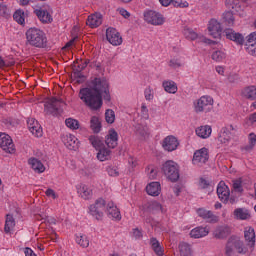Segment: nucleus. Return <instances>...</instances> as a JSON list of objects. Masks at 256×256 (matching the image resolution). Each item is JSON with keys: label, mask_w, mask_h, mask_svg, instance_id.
I'll list each match as a JSON object with an SVG mask.
<instances>
[{"label": "nucleus", "mask_w": 256, "mask_h": 256, "mask_svg": "<svg viewBox=\"0 0 256 256\" xmlns=\"http://www.w3.org/2000/svg\"><path fill=\"white\" fill-rule=\"evenodd\" d=\"M200 43H205L206 45H217V41L206 38L205 36L199 37Z\"/></svg>", "instance_id": "obj_59"}, {"label": "nucleus", "mask_w": 256, "mask_h": 256, "mask_svg": "<svg viewBox=\"0 0 256 256\" xmlns=\"http://www.w3.org/2000/svg\"><path fill=\"white\" fill-rule=\"evenodd\" d=\"M162 173L171 181L172 183H177L179 181V164L173 160H167L162 165Z\"/></svg>", "instance_id": "obj_3"}, {"label": "nucleus", "mask_w": 256, "mask_h": 256, "mask_svg": "<svg viewBox=\"0 0 256 256\" xmlns=\"http://www.w3.org/2000/svg\"><path fill=\"white\" fill-rule=\"evenodd\" d=\"M4 125H6V127H8V129H11L13 127H15V125H17V121L13 118H7L3 120Z\"/></svg>", "instance_id": "obj_53"}, {"label": "nucleus", "mask_w": 256, "mask_h": 256, "mask_svg": "<svg viewBox=\"0 0 256 256\" xmlns=\"http://www.w3.org/2000/svg\"><path fill=\"white\" fill-rule=\"evenodd\" d=\"M212 129L211 126L205 125V126H200L196 129V135L198 137H201L202 139H207L208 137L211 136Z\"/></svg>", "instance_id": "obj_33"}, {"label": "nucleus", "mask_w": 256, "mask_h": 256, "mask_svg": "<svg viewBox=\"0 0 256 256\" xmlns=\"http://www.w3.org/2000/svg\"><path fill=\"white\" fill-rule=\"evenodd\" d=\"M107 173L110 175V177H119V170L117 167L109 166L107 168Z\"/></svg>", "instance_id": "obj_54"}, {"label": "nucleus", "mask_w": 256, "mask_h": 256, "mask_svg": "<svg viewBox=\"0 0 256 256\" xmlns=\"http://www.w3.org/2000/svg\"><path fill=\"white\" fill-rule=\"evenodd\" d=\"M62 141L65 147H67V149H69L70 151H76V149H79V140L73 134L64 136L62 138Z\"/></svg>", "instance_id": "obj_19"}, {"label": "nucleus", "mask_w": 256, "mask_h": 256, "mask_svg": "<svg viewBox=\"0 0 256 256\" xmlns=\"http://www.w3.org/2000/svg\"><path fill=\"white\" fill-rule=\"evenodd\" d=\"M76 243L80 245V247H89V239H87L84 235L77 236Z\"/></svg>", "instance_id": "obj_50"}, {"label": "nucleus", "mask_w": 256, "mask_h": 256, "mask_svg": "<svg viewBox=\"0 0 256 256\" xmlns=\"http://www.w3.org/2000/svg\"><path fill=\"white\" fill-rule=\"evenodd\" d=\"M34 14L39 19V21H41V23H51V21H53V17H51V14L43 8L35 9Z\"/></svg>", "instance_id": "obj_22"}, {"label": "nucleus", "mask_w": 256, "mask_h": 256, "mask_svg": "<svg viewBox=\"0 0 256 256\" xmlns=\"http://www.w3.org/2000/svg\"><path fill=\"white\" fill-rule=\"evenodd\" d=\"M118 11L120 15L124 17V19H129L131 17V13H129V11L125 10L124 8H119Z\"/></svg>", "instance_id": "obj_62"}, {"label": "nucleus", "mask_w": 256, "mask_h": 256, "mask_svg": "<svg viewBox=\"0 0 256 256\" xmlns=\"http://www.w3.org/2000/svg\"><path fill=\"white\" fill-rule=\"evenodd\" d=\"M223 20L227 25L235 24V17L233 16V11H226L223 13Z\"/></svg>", "instance_id": "obj_45"}, {"label": "nucleus", "mask_w": 256, "mask_h": 256, "mask_svg": "<svg viewBox=\"0 0 256 256\" xmlns=\"http://www.w3.org/2000/svg\"><path fill=\"white\" fill-rule=\"evenodd\" d=\"M15 227V218H13V215L7 214L6 215V221L4 226L5 233H11V230Z\"/></svg>", "instance_id": "obj_38"}, {"label": "nucleus", "mask_w": 256, "mask_h": 256, "mask_svg": "<svg viewBox=\"0 0 256 256\" xmlns=\"http://www.w3.org/2000/svg\"><path fill=\"white\" fill-rule=\"evenodd\" d=\"M26 45L36 47V49H46L47 35L39 28H29L26 31Z\"/></svg>", "instance_id": "obj_2"}, {"label": "nucleus", "mask_w": 256, "mask_h": 256, "mask_svg": "<svg viewBox=\"0 0 256 256\" xmlns=\"http://www.w3.org/2000/svg\"><path fill=\"white\" fill-rule=\"evenodd\" d=\"M217 195L222 203H227V201H229L231 191L229 190V186H227L225 182H219L217 186Z\"/></svg>", "instance_id": "obj_15"}, {"label": "nucleus", "mask_w": 256, "mask_h": 256, "mask_svg": "<svg viewBox=\"0 0 256 256\" xmlns=\"http://www.w3.org/2000/svg\"><path fill=\"white\" fill-rule=\"evenodd\" d=\"M13 19L18 23L19 25L25 24V12L23 10H16L13 14Z\"/></svg>", "instance_id": "obj_42"}, {"label": "nucleus", "mask_w": 256, "mask_h": 256, "mask_svg": "<svg viewBox=\"0 0 256 256\" xmlns=\"http://www.w3.org/2000/svg\"><path fill=\"white\" fill-rule=\"evenodd\" d=\"M225 57H226L225 53L220 50H217V51L213 52V54H212L213 61H217V62L223 61V59H225Z\"/></svg>", "instance_id": "obj_51"}, {"label": "nucleus", "mask_w": 256, "mask_h": 256, "mask_svg": "<svg viewBox=\"0 0 256 256\" xmlns=\"http://www.w3.org/2000/svg\"><path fill=\"white\" fill-rule=\"evenodd\" d=\"M246 45H256V32L247 36Z\"/></svg>", "instance_id": "obj_56"}, {"label": "nucleus", "mask_w": 256, "mask_h": 256, "mask_svg": "<svg viewBox=\"0 0 256 256\" xmlns=\"http://www.w3.org/2000/svg\"><path fill=\"white\" fill-rule=\"evenodd\" d=\"M105 205L107 203L105 202V199L103 198H98L94 204L90 205V213L95 219L99 221L101 217H103V211H105Z\"/></svg>", "instance_id": "obj_6"}, {"label": "nucleus", "mask_w": 256, "mask_h": 256, "mask_svg": "<svg viewBox=\"0 0 256 256\" xmlns=\"http://www.w3.org/2000/svg\"><path fill=\"white\" fill-rule=\"evenodd\" d=\"M232 9L238 13L240 17H245V12H243V9L241 8V4L236 3L234 6H232Z\"/></svg>", "instance_id": "obj_58"}, {"label": "nucleus", "mask_w": 256, "mask_h": 256, "mask_svg": "<svg viewBox=\"0 0 256 256\" xmlns=\"http://www.w3.org/2000/svg\"><path fill=\"white\" fill-rule=\"evenodd\" d=\"M119 141V134L115 129H110L108 135L105 138V143L109 149H115L117 147Z\"/></svg>", "instance_id": "obj_21"}, {"label": "nucleus", "mask_w": 256, "mask_h": 256, "mask_svg": "<svg viewBox=\"0 0 256 256\" xmlns=\"http://www.w3.org/2000/svg\"><path fill=\"white\" fill-rule=\"evenodd\" d=\"M225 256H237V250H235L229 240L225 246Z\"/></svg>", "instance_id": "obj_47"}, {"label": "nucleus", "mask_w": 256, "mask_h": 256, "mask_svg": "<svg viewBox=\"0 0 256 256\" xmlns=\"http://www.w3.org/2000/svg\"><path fill=\"white\" fill-rule=\"evenodd\" d=\"M234 219L238 221H247V219H251V213L247 210V208H236L233 212Z\"/></svg>", "instance_id": "obj_26"}, {"label": "nucleus", "mask_w": 256, "mask_h": 256, "mask_svg": "<svg viewBox=\"0 0 256 256\" xmlns=\"http://www.w3.org/2000/svg\"><path fill=\"white\" fill-rule=\"evenodd\" d=\"M169 66L173 67L174 69H177V67H181V63L179 62L178 59L173 58L170 60Z\"/></svg>", "instance_id": "obj_61"}, {"label": "nucleus", "mask_w": 256, "mask_h": 256, "mask_svg": "<svg viewBox=\"0 0 256 256\" xmlns=\"http://www.w3.org/2000/svg\"><path fill=\"white\" fill-rule=\"evenodd\" d=\"M194 165H203L209 161V150L207 148H202L197 150L193 156Z\"/></svg>", "instance_id": "obj_13"}, {"label": "nucleus", "mask_w": 256, "mask_h": 256, "mask_svg": "<svg viewBox=\"0 0 256 256\" xmlns=\"http://www.w3.org/2000/svg\"><path fill=\"white\" fill-rule=\"evenodd\" d=\"M162 147L164 151H176L177 147H179V140L177 139V137L169 135L163 139Z\"/></svg>", "instance_id": "obj_14"}, {"label": "nucleus", "mask_w": 256, "mask_h": 256, "mask_svg": "<svg viewBox=\"0 0 256 256\" xmlns=\"http://www.w3.org/2000/svg\"><path fill=\"white\" fill-rule=\"evenodd\" d=\"M163 87L166 93H172L175 94L177 93V84L173 81H164L163 82Z\"/></svg>", "instance_id": "obj_40"}, {"label": "nucleus", "mask_w": 256, "mask_h": 256, "mask_svg": "<svg viewBox=\"0 0 256 256\" xmlns=\"http://www.w3.org/2000/svg\"><path fill=\"white\" fill-rule=\"evenodd\" d=\"M228 241L239 255L247 254V247H245V244L241 239L237 237H231L230 239H228Z\"/></svg>", "instance_id": "obj_20"}, {"label": "nucleus", "mask_w": 256, "mask_h": 256, "mask_svg": "<svg viewBox=\"0 0 256 256\" xmlns=\"http://www.w3.org/2000/svg\"><path fill=\"white\" fill-rule=\"evenodd\" d=\"M90 129H92L93 133H99L101 131V121H99V117L97 116L91 117Z\"/></svg>", "instance_id": "obj_39"}, {"label": "nucleus", "mask_w": 256, "mask_h": 256, "mask_svg": "<svg viewBox=\"0 0 256 256\" xmlns=\"http://www.w3.org/2000/svg\"><path fill=\"white\" fill-rule=\"evenodd\" d=\"M106 211L113 219L121 220V212H119V208H117L113 202L107 204Z\"/></svg>", "instance_id": "obj_31"}, {"label": "nucleus", "mask_w": 256, "mask_h": 256, "mask_svg": "<svg viewBox=\"0 0 256 256\" xmlns=\"http://www.w3.org/2000/svg\"><path fill=\"white\" fill-rule=\"evenodd\" d=\"M224 34L226 38H228L230 41H234V43H237V45H243V43H245V37L243 34L235 32V30L231 28L225 29Z\"/></svg>", "instance_id": "obj_16"}, {"label": "nucleus", "mask_w": 256, "mask_h": 256, "mask_svg": "<svg viewBox=\"0 0 256 256\" xmlns=\"http://www.w3.org/2000/svg\"><path fill=\"white\" fill-rule=\"evenodd\" d=\"M233 189L238 191V193H243V186L241 180H234L233 181Z\"/></svg>", "instance_id": "obj_55"}, {"label": "nucleus", "mask_w": 256, "mask_h": 256, "mask_svg": "<svg viewBox=\"0 0 256 256\" xmlns=\"http://www.w3.org/2000/svg\"><path fill=\"white\" fill-rule=\"evenodd\" d=\"M145 215H157V213H163V206L159 202H150L144 208Z\"/></svg>", "instance_id": "obj_18"}, {"label": "nucleus", "mask_w": 256, "mask_h": 256, "mask_svg": "<svg viewBox=\"0 0 256 256\" xmlns=\"http://www.w3.org/2000/svg\"><path fill=\"white\" fill-rule=\"evenodd\" d=\"M246 51L252 57H256V44L246 45Z\"/></svg>", "instance_id": "obj_57"}, {"label": "nucleus", "mask_w": 256, "mask_h": 256, "mask_svg": "<svg viewBox=\"0 0 256 256\" xmlns=\"http://www.w3.org/2000/svg\"><path fill=\"white\" fill-rule=\"evenodd\" d=\"M197 214L199 217H201V219H204V221H206V223H219V216L213 214V211L211 210H207L205 208H199L197 210Z\"/></svg>", "instance_id": "obj_12"}, {"label": "nucleus", "mask_w": 256, "mask_h": 256, "mask_svg": "<svg viewBox=\"0 0 256 256\" xmlns=\"http://www.w3.org/2000/svg\"><path fill=\"white\" fill-rule=\"evenodd\" d=\"M65 123H66V126H67L69 129H72V130H77V129H79V121L76 120V119L67 118V119L65 120Z\"/></svg>", "instance_id": "obj_46"}, {"label": "nucleus", "mask_w": 256, "mask_h": 256, "mask_svg": "<svg viewBox=\"0 0 256 256\" xmlns=\"http://www.w3.org/2000/svg\"><path fill=\"white\" fill-rule=\"evenodd\" d=\"M0 147L6 153H15V144L13 139L6 133H0Z\"/></svg>", "instance_id": "obj_9"}, {"label": "nucleus", "mask_w": 256, "mask_h": 256, "mask_svg": "<svg viewBox=\"0 0 256 256\" xmlns=\"http://www.w3.org/2000/svg\"><path fill=\"white\" fill-rule=\"evenodd\" d=\"M244 238L247 243V246L250 247L251 251L255 248V229L249 227L244 231Z\"/></svg>", "instance_id": "obj_23"}, {"label": "nucleus", "mask_w": 256, "mask_h": 256, "mask_svg": "<svg viewBox=\"0 0 256 256\" xmlns=\"http://www.w3.org/2000/svg\"><path fill=\"white\" fill-rule=\"evenodd\" d=\"M61 103H63V99H57L55 97L51 98L44 105L46 115H52V117H59L61 113H63V109L61 108Z\"/></svg>", "instance_id": "obj_4"}, {"label": "nucleus", "mask_w": 256, "mask_h": 256, "mask_svg": "<svg viewBox=\"0 0 256 256\" xmlns=\"http://www.w3.org/2000/svg\"><path fill=\"white\" fill-rule=\"evenodd\" d=\"M97 159L98 161H109L111 159V150L107 147L101 148L98 150Z\"/></svg>", "instance_id": "obj_37"}, {"label": "nucleus", "mask_w": 256, "mask_h": 256, "mask_svg": "<svg viewBox=\"0 0 256 256\" xmlns=\"http://www.w3.org/2000/svg\"><path fill=\"white\" fill-rule=\"evenodd\" d=\"M135 135L140 137V139H145V137L149 135V128L147 127V124H136Z\"/></svg>", "instance_id": "obj_32"}, {"label": "nucleus", "mask_w": 256, "mask_h": 256, "mask_svg": "<svg viewBox=\"0 0 256 256\" xmlns=\"http://www.w3.org/2000/svg\"><path fill=\"white\" fill-rule=\"evenodd\" d=\"M183 33L184 37H186V39H189L190 41H195V39H199V34L194 32L191 28H185Z\"/></svg>", "instance_id": "obj_44"}, {"label": "nucleus", "mask_w": 256, "mask_h": 256, "mask_svg": "<svg viewBox=\"0 0 256 256\" xmlns=\"http://www.w3.org/2000/svg\"><path fill=\"white\" fill-rule=\"evenodd\" d=\"M150 215L151 214H144V212L142 213V217L144 218L145 223L153 226V217H151Z\"/></svg>", "instance_id": "obj_60"}, {"label": "nucleus", "mask_w": 256, "mask_h": 256, "mask_svg": "<svg viewBox=\"0 0 256 256\" xmlns=\"http://www.w3.org/2000/svg\"><path fill=\"white\" fill-rule=\"evenodd\" d=\"M105 119L106 123H109L110 125H112V123H115V111L111 109L106 110Z\"/></svg>", "instance_id": "obj_48"}, {"label": "nucleus", "mask_w": 256, "mask_h": 256, "mask_svg": "<svg viewBox=\"0 0 256 256\" xmlns=\"http://www.w3.org/2000/svg\"><path fill=\"white\" fill-rule=\"evenodd\" d=\"M78 193L81 195L82 199L87 200L93 197V190L85 184L80 185V187L78 188Z\"/></svg>", "instance_id": "obj_34"}, {"label": "nucleus", "mask_w": 256, "mask_h": 256, "mask_svg": "<svg viewBox=\"0 0 256 256\" xmlns=\"http://www.w3.org/2000/svg\"><path fill=\"white\" fill-rule=\"evenodd\" d=\"M171 3L174 7H180L181 9H185L189 7V2L187 1L183 2V0H172Z\"/></svg>", "instance_id": "obj_52"}, {"label": "nucleus", "mask_w": 256, "mask_h": 256, "mask_svg": "<svg viewBox=\"0 0 256 256\" xmlns=\"http://www.w3.org/2000/svg\"><path fill=\"white\" fill-rule=\"evenodd\" d=\"M27 125L30 133H32L34 137H43V128H41V125L35 118H29Z\"/></svg>", "instance_id": "obj_17"}, {"label": "nucleus", "mask_w": 256, "mask_h": 256, "mask_svg": "<svg viewBox=\"0 0 256 256\" xmlns=\"http://www.w3.org/2000/svg\"><path fill=\"white\" fill-rule=\"evenodd\" d=\"M209 35L213 37V39H221V33L223 32V28L221 27V23L216 19H211L208 24Z\"/></svg>", "instance_id": "obj_11"}, {"label": "nucleus", "mask_w": 256, "mask_h": 256, "mask_svg": "<svg viewBox=\"0 0 256 256\" xmlns=\"http://www.w3.org/2000/svg\"><path fill=\"white\" fill-rule=\"evenodd\" d=\"M235 131H237V127L233 126V124L222 127L218 135V141L223 144L229 143L231 141V137L235 134Z\"/></svg>", "instance_id": "obj_7"}, {"label": "nucleus", "mask_w": 256, "mask_h": 256, "mask_svg": "<svg viewBox=\"0 0 256 256\" xmlns=\"http://www.w3.org/2000/svg\"><path fill=\"white\" fill-rule=\"evenodd\" d=\"M0 16L4 17V19L11 17V10L8 9L7 5L0 4Z\"/></svg>", "instance_id": "obj_49"}, {"label": "nucleus", "mask_w": 256, "mask_h": 256, "mask_svg": "<svg viewBox=\"0 0 256 256\" xmlns=\"http://www.w3.org/2000/svg\"><path fill=\"white\" fill-rule=\"evenodd\" d=\"M207 235H209L207 227H196L190 232V236L194 239H201V237H207Z\"/></svg>", "instance_id": "obj_30"}, {"label": "nucleus", "mask_w": 256, "mask_h": 256, "mask_svg": "<svg viewBox=\"0 0 256 256\" xmlns=\"http://www.w3.org/2000/svg\"><path fill=\"white\" fill-rule=\"evenodd\" d=\"M150 245L157 256H163L164 250L163 247H161V243H159V240H157V238H151Z\"/></svg>", "instance_id": "obj_35"}, {"label": "nucleus", "mask_w": 256, "mask_h": 256, "mask_svg": "<svg viewBox=\"0 0 256 256\" xmlns=\"http://www.w3.org/2000/svg\"><path fill=\"white\" fill-rule=\"evenodd\" d=\"M106 39L111 45L114 46L121 45V43H123L121 34H119L117 29L111 27L106 30Z\"/></svg>", "instance_id": "obj_10"}, {"label": "nucleus", "mask_w": 256, "mask_h": 256, "mask_svg": "<svg viewBox=\"0 0 256 256\" xmlns=\"http://www.w3.org/2000/svg\"><path fill=\"white\" fill-rule=\"evenodd\" d=\"M75 63H79V60L74 61V64L72 65L74 77L76 79H83L85 76L81 71H84L87 68V65H89V59H86L83 63V66H76Z\"/></svg>", "instance_id": "obj_25"}, {"label": "nucleus", "mask_w": 256, "mask_h": 256, "mask_svg": "<svg viewBox=\"0 0 256 256\" xmlns=\"http://www.w3.org/2000/svg\"><path fill=\"white\" fill-rule=\"evenodd\" d=\"M109 80L105 77H95L90 81L89 87L80 89L79 98L92 111L103 107V99L108 103L111 101Z\"/></svg>", "instance_id": "obj_1"}, {"label": "nucleus", "mask_w": 256, "mask_h": 256, "mask_svg": "<svg viewBox=\"0 0 256 256\" xmlns=\"http://www.w3.org/2000/svg\"><path fill=\"white\" fill-rule=\"evenodd\" d=\"M103 23V18L101 17V14H92L88 16V19L86 21V24L88 27H91V29H95L99 27Z\"/></svg>", "instance_id": "obj_27"}, {"label": "nucleus", "mask_w": 256, "mask_h": 256, "mask_svg": "<svg viewBox=\"0 0 256 256\" xmlns=\"http://www.w3.org/2000/svg\"><path fill=\"white\" fill-rule=\"evenodd\" d=\"M249 145H252L255 147V145H256V134L255 133L249 134Z\"/></svg>", "instance_id": "obj_63"}, {"label": "nucleus", "mask_w": 256, "mask_h": 256, "mask_svg": "<svg viewBox=\"0 0 256 256\" xmlns=\"http://www.w3.org/2000/svg\"><path fill=\"white\" fill-rule=\"evenodd\" d=\"M89 141H90L91 145L94 147V149H96V151H99V150L105 148V143L99 136H90Z\"/></svg>", "instance_id": "obj_36"}, {"label": "nucleus", "mask_w": 256, "mask_h": 256, "mask_svg": "<svg viewBox=\"0 0 256 256\" xmlns=\"http://www.w3.org/2000/svg\"><path fill=\"white\" fill-rule=\"evenodd\" d=\"M213 235L215 239H226V237H229L231 235V229L229 226H218L214 232Z\"/></svg>", "instance_id": "obj_24"}, {"label": "nucleus", "mask_w": 256, "mask_h": 256, "mask_svg": "<svg viewBox=\"0 0 256 256\" xmlns=\"http://www.w3.org/2000/svg\"><path fill=\"white\" fill-rule=\"evenodd\" d=\"M146 192L152 197H158L159 193H161V184L159 182H151L146 186Z\"/></svg>", "instance_id": "obj_28"}, {"label": "nucleus", "mask_w": 256, "mask_h": 256, "mask_svg": "<svg viewBox=\"0 0 256 256\" xmlns=\"http://www.w3.org/2000/svg\"><path fill=\"white\" fill-rule=\"evenodd\" d=\"M213 109V98L211 96H202L195 104L196 113H209Z\"/></svg>", "instance_id": "obj_5"}, {"label": "nucleus", "mask_w": 256, "mask_h": 256, "mask_svg": "<svg viewBox=\"0 0 256 256\" xmlns=\"http://www.w3.org/2000/svg\"><path fill=\"white\" fill-rule=\"evenodd\" d=\"M179 252L181 256H189L191 255V246L186 242H181L178 246Z\"/></svg>", "instance_id": "obj_41"}, {"label": "nucleus", "mask_w": 256, "mask_h": 256, "mask_svg": "<svg viewBox=\"0 0 256 256\" xmlns=\"http://www.w3.org/2000/svg\"><path fill=\"white\" fill-rule=\"evenodd\" d=\"M24 253L26 256H37V254H35V252L31 248H25Z\"/></svg>", "instance_id": "obj_64"}, {"label": "nucleus", "mask_w": 256, "mask_h": 256, "mask_svg": "<svg viewBox=\"0 0 256 256\" xmlns=\"http://www.w3.org/2000/svg\"><path fill=\"white\" fill-rule=\"evenodd\" d=\"M28 163L35 173H43L45 171V165H43V162L37 158H30Z\"/></svg>", "instance_id": "obj_29"}, {"label": "nucleus", "mask_w": 256, "mask_h": 256, "mask_svg": "<svg viewBox=\"0 0 256 256\" xmlns=\"http://www.w3.org/2000/svg\"><path fill=\"white\" fill-rule=\"evenodd\" d=\"M88 65L91 67V69H96V71H103V60L99 58H96L93 61L89 60Z\"/></svg>", "instance_id": "obj_43"}, {"label": "nucleus", "mask_w": 256, "mask_h": 256, "mask_svg": "<svg viewBox=\"0 0 256 256\" xmlns=\"http://www.w3.org/2000/svg\"><path fill=\"white\" fill-rule=\"evenodd\" d=\"M144 20L150 25H163L165 23L163 15L153 10L144 13Z\"/></svg>", "instance_id": "obj_8"}]
</instances>
